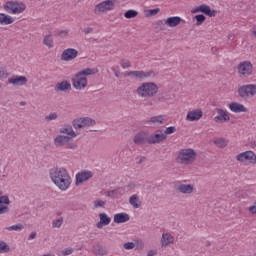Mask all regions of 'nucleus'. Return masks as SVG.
I'll return each mask as SVG.
<instances>
[{"instance_id": "864d4df0", "label": "nucleus", "mask_w": 256, "mask_h": 256, "mask_svg": "<svg viewBox=\"0 0 256 256\" xmlns=\"http://www.w3.org/2000/svg\"><path fill=\"white\" fill-rule=\"evenodd\" d=\"M249 211L250 213H252V215H256V202L254 203L253 206L249 207Z\"/></svg>"}, {"instance_id": "2eb2a0df", "label": "nucleus", "mask_w": 256, "mask_h": 256, "mask_svg": "<svg viewBox=\"0 0 256 256\" xmlns=\"http://www.w3.org/2000/svg\"><path fill=\"white\" fill-rule=\"evenodd\" d=\"M93 177V172L89 170H82L76 174V181L75 185L76 187H79L82 183H85V181H89Z\"/></svg>"}, {"instance_id": "20e7f679", "label": "nucleus", "mask_w": 256, "mask_h": 256, "mask_svg": "<svg viewBox=\"0 0 256 256\" xmlns=\"http://www.w3.org/2000/svg\"><path fill=\"white\" fill-rule=\"evenodd\" d=\"M197 159V152L191 148L181 149L176 157V163L179 165H191Z\"/></svg>"}, {"instance_id": "c03bdc74", "label": "nucleus", "mask_w": 256, "mask_h": 256, "mask_svg": "<svg viewBox=\"0 0 256 256\" xmlns=\"http://www.w3.org/2000/svg\"><path fill=\"white\" fill-rule=\"evenodd\" d=\"M123 248L126 249V251H131V249H135V243L134 242L124 243Z\"/></svg>"}, {"instance_id": "2f4dec72", "label": "nucleus", "mask_w": 256, "mask_h": 256, "mask_svg": "<svg viewBox=\"0 0 256 256\" xmlns=\"http://www.w3.org/2000/svg\"><path fill=\"white\" fill-rule=\"evenodd\" d=\"M15 19L5 13H0V25H11Z\"/></svg>"}, {"instance_id": "13d9d810", "label": "nucleus", "mask_w": 256, "mask_h": 256, "mask_svg": "<svg viewBox=\"0 0 256 256\" xmlns=\"http://www.w3.org/2000/svg\"><path fill=\"white\" fill-rule=\"evenodd\" d=\"M147 158H145V156H141L140 158H138V165H141V163H144V161H146Z\"/></svg>"}, {"instance_id": "aec40b11", "label": "nucleus", "mask_w": 256, "mask_h": 256, "mask_svg": "<svg viewBox=\"0 0 256 256\" xmlns=\"http://www.w3.org/2000/svg\"><path fill=\"white\" fill-rule=\"evenodd\" d=\"M218 115L214 118V121L216 123H225L227 121H231V117L229 116V114L227 113V111L223 110V109H216Z\"/></svg>"}, {"instance_id": "0e129e2a", "label": "nucleus", "mask_w": 256, "mask_h": 256, "mask_svg": "<svg viewBox=\"0 0 256 256\" xmlns=\"http://www.w3.org/2000/svg\"><path fill=\"white\" fill-rule=\"evenodd\" d=\"M217 53V48H212V53Z\"/></svg>"}, {"instance_id": "c9c22d12", "label": "nucleus", "mask_w": 256, "mask_h": 256, "mask_svg": "<svg viewBox=\"0 0 256 256\" xmlns=\"http://www.w3.org/2000/svg\"><path fill=\"white\" fill-rule=\"evenodd\" d=\"M137 15H139V12H137V10H128L124 13V17L126 19H135Z\"/></svg>"}, {"instance_id": "69168bd1", "label": "nucleus", "mask_w": 256, "mask_h": 256, "mask_svg": "<svg viewBox=\"0 0 256 256\" xmlns=\"http://www.w3.org/2000/svg\"><path fill=\"white\" fill-rule=\"evenodd\" d=\"M253 35L256 36V27H255L254 30H253Z\"/></svg>"}, {"instance_id": "c756f323", "label": "nucleus", "mask_w": 256, "mask_h": 256, "mask_svg": "<svg viewBox=\"0 0 256 256\" xmlns=\"http://www.w3.org/2000/svg\"><path fill=\"white\" fill-rule=\"evenodd\" d=\"M55 91H62V92H66V91H71V83H69L68 81H62L60 83H57L55 86Z\"/></svg>"}, {"instance_id": "49530a36", "label": "nucleus", "mask_w": 256, "mask_h": 256, "mask_svg": "<svg viewBox=\"0 0 256 256\" xmlns=\"http://www.w3.org/2000/svg\"><path fill=\"white\" fill-rule=\"evenodd\" d=\"M67 35H69V30H60L57 32V36L61 37V39L67 37Z\"/></svg>"}, {"instance_id": "f8f14e48", "label": "nucleus", "mask_w": 256, "mask_h": 256, "mask_svg": "<svg viewBox=\"0 0 256 256\" xmlns=\"http://www.w3.org/2000/svg\"><path fill=\"white\" fill-rule=\"evenodd\" d=\"M167 139V135L163 133V130H157L150 136L148 135V145H157L163 143Z\"/></svg>"}, {"instance_id": "37998d69", "label": "nucleus", "mask_w": 256, "mask_h": 256, "mask_svg": "<svg viewBox=\"0 0 256 256\" xmlns=\"http://www.w3.org/2000/svg\"><path fill=\"white\" fill-rule=\"evenodd\" d=\"M10 203L9 196H0V205H9Z\"/></svg>"}, {"instance_id": "a19ab883", "label": "nucleus", "mask_w": 256, "mask_h": 256, "mask_svg": "<svg viewBox=\"0 0 256 256\" xmlns=\"http://www.w3.org/2000/svg\"><path fill=\"white\" fill-rule=\"evenodd\" d=\"M58 117L59 115H57V112H53L45 116V121H55Z\"/></svg>"}, {"instance_id": "4468645a", "label": "nucleus", "mask_w": 256, "mask_h": 256, "mask_svg": "<svg viewBox=\"0 0 256 256\" xmlns=\"http://www.w3.org/2000/svg\"><path fill=\"white\" fill-rule=\"evenodd\" d=\"M236 159L240 163H245V161H247L248 163H251L252 165L256 164V155L253 153V151L242 152L236 156Z\"/></svg>"}, {"instance_id": "0eeeda50", "label": "nucleus", "mask_w": 256, "mask_h": 256, "mask_svg": "<svg viewBox=\"0 0 256 256\" xmlns=\"http://www.w3.org/2000/svg\"><path fill=\"white\" fill-rule=\"evenodd\" d=\"M238 95L241 99H249L256 95V84H246L238 88Z\"/></svg>"}, {"instance_id": "9d476101", "label": "nucleus", "mask_w": 256, "mask_h": 256, "mask_svg": "<svg viewBox=\"0 0 256 256\" xmlns=\"http://www.w3.org/2000/svg\"><path fill=\"white\" fill-rule=\"evenodd\" d=\"M113 9H115V2L105 0L95 6L94 13L95 15H99V13H107V11H113Z\"/></svg>"}, {"instance_id": "de8ad7c7", "label": "nucleus", "mask_w": 256, "mask_h": 256, "mask_svg": "<svg viewBox=\"0 0 256 256\" xmlns=\"http://www.w3.org/2000/svg\"><path fill=\"white\" fill-rule=\"evenodd\" d=\"M5 213H9V206L0 204V215H5Z\"/></svg>"}, {"instance_id": "79ce46f5", "label": "nucleus", "mask_w": 256, "mask_h": 256, "mask_svg": "<svg viewBox=\"0 0 256 256\" xmlns=\"http://www.w3.org/2000/svg\"><path fill=\"white\" fill-rule=\"evenodd\" d=\"M176 131H177V128H175V126H170V127H167L163 133L166 135V138H167V135H171Z\"/></svg>"}, {"instance_id": "f704fd0d", "label": "nucleus", "mask_w": 256, "mask_h": 256, "mask_svg": "<svg viewBox=\"0 0 256 256\" xmlns=\"http://www.w3.org/2000/svg\"><path fill=\"white\" fill-rule=\"evenodd\" d=\"M5 229H6V231H17V232H19V231H23L24 226H23V224L19 223V224H16V225L8 226Z\"/></svg>"}, {"instance_id": "4c0bfd02", "label": "nucleus", "mask_w": 256, "mask_h": 256, "mask_svg": "<svg viewBox=\"0 0 256 256\" xmlns=\"http://www.w3.org/2000/svg\"><path fill=\"white\" fill-rule=\"evenodd\" d=\"M11 248L4 241L0 242V253H9Z\"/></svg>"}, {"instance_id": "a18cd8bd", "label": "nucleus", "mask_w": 256, "mask_h": 256, "mask_svg": "<svg viewBox=\"0 0 256 256\" xmlns=\"http://www.w3.org/2000/svg\"><path fill=\"white\" fill-rule=\"evenodd\" d=\"M106 202L103 200H95L94 201V208L97 209L99 207L105 208Z\"/></svg>"}, {"instance_id": "58836bf2", "label": "nucleus", "mask_w": 256, "mask_h": 256, "mask_svg": "<svg viewBox=\"0 0 256 256\" xmlns=\"http://www.w3.org/2000/svg\"><path fill=\"white\" fill-rule=\"evenodd\" d=\"M61 225H63V217L52 222L53 229H60Z\"/></svg>"}, {"instance_id": "9b49d317", "label": "nucleus", "mask_w": 256, "mask_h": 256, "mask_svg": "<svg viewBox=\"0 0 256 256\" xmlns=\"http://www.w3.org/2000/svg\"><path fill=\"white\" fill-rule=\"evenodd\" d=\"M237 69L240 77H249L250 75H253V64L251 61L241 62Z\"/></svg>"}, {"instance_id": "7ed1b4c3", "label": "nucleus", "mask_w": 256, "mask_h": 256, "mask_svg": "<svg viewBox=\"0 0 256 256\" xmlns=\"http://www.w3.org/2000/svg\"><path fill=\"white\" fill-rule=\"evenodd\" d=\"M136 93L142 99H151L159 93V86L155 82H143L137 87Z\"/></svg>"}, {"instance_id": "393cba45", "label": "nucleus", "mask_w": 256, "mask_h": 256, "mask_svg": "<svg viewBox=\"0 0 256 256\" xmlns=\"http://www.w3.org/2000/svg\"><path fill=\"white\" fill-rule=\"evenodd\" d=\"M59 133H61L62 135H68V137H70V139H73V138L77 137V135L80 134V132L73 131V126H71V125H66L65 127L61 128L59 130Z\"/></svg>"}, {"instance_id": "603ef678", "label": "nucleus", "mask_w": 256, "mask_h": 256, "mask_svg": "<svg viewBox=\"0 0 256 256\" xmlns=\"http://www.w3.org/2000/svg\"><path fill=\"white\" fill-rule=\"evenodd\" d=\"M7 77V70L5 68H0V79H5Z\"/></svg>"}, {"instance_id": "f03ea898", "label": "nucleus", "mask_w": 256, "mask_h": 256, "mask_svg": "<svg viewBox=\"0 0 256 256\" xmlns=\"http://www.w3.org/2000/svg\"><path fill=\"white\" fill-rule=\"evenodd\" d=\"M96 73H99L97 68H86L79 71L72 79L74 89H77L78 91L85 89V87H87V75H96Z\"/></svg>"}, {"instance_id": "052dcab7", "label": "nucleus", "mask_w": 256, "mask_h": 256, "mask_svg": "<svg viewBox=\"0 0 256 256\" xmlns=\"http://www.w3.org/2000/svg\"><path fill=\"white\" fill-rule=\"evenodd\" d=\"M111 69L114 72L115 77H119V70H117L115 67H112Z\"/></svg>"}, {"instance_id": "bf43d9fd", "label": "nucleus", "mask_w": 256, "mask_h": 256, "mask_svg": "<svg viewBox=\"0 0 256 256\" xmlns=\"http://www.w3.org/2000/svg\"><path fill=\"white\" fill-rule=\"evenodd\" d=\"M155 255H157V250H150L147 253V256H155Z\"/></svg>"}, {"instance_id": "b1692460", "label": "nucleus", "mask_w": 256, "mask_h": 256, "mask_svg": "<svg viewBox=\"0 0 256 256\" xmlns=\"http://www.w3.org/2000/svg\"><path fill=\"white\" fill-rule=\"evenodd\" d=\"M100 221L96 224L97 229H103V227H107L111 223V217H108L105 213L99 214Z\"/></svg>"}, {"instance_id": "4be33fe9", "label": "nucleus", "mask_w": 256, "mask_h": 256, "mask_svg": "<svg viewBox=\"0 0 256 256\" xmlns=\"http://www.w3.org/2000/svg\"><path fill=\"white\" fill-rule=\"evenodd\" d=\"M203 117V111L201 109H195L187 113L186 121H199Z\"/></svg>"}, {"instance_id": "6ab92c4d", "label": "nucleus", "mask_w": 256, "mask_h": 256, "mask_svg": "<svg viewBox=\"0 0 256 256\" xmlns=\"http://www.w3.org/2000/svg\"><path fill=\"white\" fill-rule=\"evenodd\" d=\"M8 83L15 87H21L27 84V77L14 75L8 79Z\"/></svg>"}, {"instance_id": "cd10ccee", "label": "nucleus", "mask_w": 256, "mask_h": 256, "mask_svg": "<svg viewBox=\"0 0 256 256\" xmlns=\"http://www.w3.org/2000/svg\"><path fill=\"white\" fill-rule=\"evenodd\" d=\"M92 253L93 255L105 256L109 254V251H107V249H105L100 244H95L92 248Z\"/></svg>"}, {"instance_id": "a878e982", "label": "nucleus", "mask_w": 256, "mask_h": 256, "mask_svg": "<svg viewBox=\"0 0 256 256\" xmlns=\"http://www.w3.org/2000/svg\"><path fill=\"white\" fill-rule=\"evenodd\" d=\"M229 109L232 111V113H247V109L245 108V105L232 102L229 104Z\"/></svg>"}, {"instance_id": "412c9836", "label": "nucleus", "mask_w": 256, "mask_h": 256, "mask_svg": "<svg viewBox=\"0 0 256 256\" xmlns=\"http://www.w3.org/2000/svg\"><path fill=\"white\" fill-rule=\"evenodd\" d=\"M147 123L149 125H165L167 123V116L164 115H158V116H152L148 119Z\"/></svg>"}, {"instance_id": "a211bd4d", "label": "nucleus", "mask_w": 256, "mask_h": 256, "mask_svg": "<svg viewBox=\"0 0 256 256\" xmlns=\"http://www.w3.org/2000/svg\"><path fill=\"white\" fill-rule=\"evenodd\" d=\"M175 243V237L171 233H163L160 239V245L162 248L169 247Z\"/></svg>"}, {"instance_id": "6e6d98bb", "label": "nucleus", "mask_w": 256, "mask_h": 256, "mask_svg": "<svg viewBox=\"0 0 256 256\" xmlns=\"http://www.w3.org/2000/svg\"><path fill=\"white\" fill-rule=\"evenodd\" d=\"M136 187H137V184H133V183L127 185V189H129L130 191H133V189H136Z\"/></svg>"}, {"instance_id": "e2e57ef3", "label": "nucleus", "mask_w": 256, "mask_h": 256, "mask_svg": "<svg viewBox=\"0 0 256 256\" xmlns=\"http://www.w3.org/2000/svg\"><path fill=\"white\" fill-rule=\"evenodd\" d=\"M20 105H21L22 107H25V105H27V102L22 101V102H20Z\"/></svg>"}, {"instance_id": "338daca9", "label": "nucleus", "mask_w": 256, "mask_h": 256, "mask_svg": "<svg viewBox=\"0 0 256 256\" xmlns=\"http://www.w3.org/2000/svg\"><path fill=\"white\" fill-rule=\"evenodd\" d=\"M252 145H253V147H256V141H254V142L252 143Z\"/></svg>"}, {"instance_id": "6e6552de", "label": "nucleus", "mask_w": 256, "mask_h": 256, "mask_svg": "<svg viewBox=\"0 0 256 256\" xmlns=\"http://www.w3.org/2000/svg\"><path fill=\"white\" fill-rule=\"evenodd\" d=\"M71 137L65 135H58L54 138L55 147H65L66 149H77V144L71 143Z\"/></svg>"}, {"instance_id": "ddd939ff", "label": "nucleus", "mask_w": 256, "mask_h": 256, "mask_svg": "<svg viewBox=\"0 0 256 256\" xmlns=\"http://www.w3.org/2000/svg\"><path fill=\"white\" fill-rule=\"evenodd\" d=\"M175 191L181 193L182 195H191L195 191V185L193 184H183L181 182H177L174 185Z\"/></svg>"}, {"instance_id": "5fc2aeb1", "label": "nucleus", "mask_w": 256, "mask_h": 256, "mask_svg": "<svg viewBox=\"0 0 256 256\" xmlns=\"http://www.w3.org/2000/svg\"><path fill=\"white\" fill-rule=\"evenodd\" d=\"M93 32V28H91V27H87V28H85L84 30H83V33L85 34V35H89V33H92Z\"/></svg>"}, {"instance_id": "8fccbe9b", "label": "nucleus", "mask_w": 256, "mask_h": 256, "mask_svg": "<svg viewBox=\"0 0 256 256\" xmlns=\"http://www.w3.org/2000/svg\"><path fill=\"white\" fill-rule=\"evenodd\" d=\"M115 195H119V189L108 191V194H107L108 197H114Z\"/></svg>"}, {"instance_id": "3c124183", "label": "nucleus", "mask_w": 256, "mask_h": 256, "mask_svg": "<svg viewBox=\"0 0 256 256\" xmlns=\"http://www.w3.org/2000/svg\"><path fill=\"white\" fill-rule=\"evenodd\" d=\"M72 253H73V248H66L62 250V255L64 256L71 255Z\"/></svg>"}, {"instance_id": "dca6fc26", "label": "nucleus", "mask_w": 256, "mask_h": 256, "mask_svg": "<svg viewBox=\"0 0 256 256\" xmlns=\"http://www.w3.org/2000/svg\"><path fill=\"white\" fill-rule=\"evenodd\" d=\"M133 142L135 145H145L146 143H149V132L140 131L136 133L133 138Z\"/></svg>"}, {"instance_id": "c85d7f7f", "label": "nucleus", "mask_w": 256, "mask_h": 256, "mask_svg": "<svg viewBox=\"0 0 256 256\" xmlns=\"http://www.w3.org/2000/svg\"><path fill=\"white\" fill-rule=\"evenodd\" d=\"M200 13H204V15H207L208 17H215V15H217V10H211V7L207 4H202L200 5Z\"/></svg>"}, {"instance_id": "5701e85b", "label": "nucleus", "mask_w": 256, "mask_h": 256, "mask_svg": "<svg viewBox=\"0 0 256 256\" xmlns=\"http://www.w3.org/2000/svg\"><path fill=\"white\" fill-rule=\"evenodd\" d=\"M181 21H183V19H181V17L172 16V17H169L166 20H164V25H166L167 27H170V28H174V27H177L178 25H180Z\"/></svg>"}, {"instance_id": "f257e3e1", "label": "nucleus", "mask_w": 256, "mask_h": 256, "mask_svg": "<svg viewBox=\"0 0 256 256\" xmlns=\"http://www.w3.org/2000/svg\"><path fill=\"white\" fill-rule=\"evenodd\" d=\"M49 177L52 183H54L60 191H67V189L71 187V175L69 174V171L63 167L51 168L49 170Z\"/></svg>"}, {"instance_id": "f3484780", "label": "nucleus", "mask_w": 256, "mask_h": 256, "mask_svg": "<svg viewBox=\"0 0 256 256\" xmlns=\"http://www.w3.org/2000/svg\"><path fill=\"white\" fill-rule=\"evenodd\" d=\"M78 55H79V51H77V49L67 48L62 52L61 60L62 61H73V59H77Z\"/></svg>"}, {"instance_id": "72a5a7b5", "label": "nucleus", "mask_w": 256, "mask_h": 256, "mask_svg": "<svg viewBox=\"0 0 256 256\" xmlns=\"http://www.w3.org/2000/svg\"><path fill=\"white\" fill-rule=\"evenodd\" d=\"M229 141L225 138H217L214 140V144L216 147H219V149H224L226 145H228Z\"/></svg>"}, {"instance_id": "e433bc0d", "label": "nucleus", "mask_w": 256, "mask_h": 256, "mask_svg": "<svg viewBox=\"0 0 256 256\" xmlns=\"http://www.w3.org/2000/svg\"><path fill=\"white\" fill-rule=\"evenodd\" d=\"M194 19L196 20L197 27H199L200 25H203V23H205L206 17L203 14H198L194 17Z\"/></svg>"}, {"instance_id": "774afa93", "label": "nucleus", "mask_w": 256, "mask_h": 256, "mask_svg": "<svg viewBox=\"0 0 256 256\" xmlns=\"http://www.w3.org/2000/svg\"><path fill=\"white\" fill-rule=\"evenodd\" d=\"M148 105H153V102H148Z\"/></svg>"}, {"instance_id": "473e14b6", "label": "nucleus", "mask_w": 256, "mask_h": 256, "mask_svg": "<svg viewBox=\"0 0 256 256\" xmlns=\"http://www.w3.org/2000/svg\"><path fill=\"white\" fill-rule=\"evenodd\" d=\"M129 203L134 209H139L141 207V200H139L137 194H134L129 198Z\"/></svg>"}, {"instance_id": "1a4fd4ad", "label": "nucleus", "mask_w": 256, "mask_h": 256, "mask_svg": "<svg viewBox=\"0 0 256 256\" xmlns=\"http://www.w3.org/2000/svg\"><path fill=\"white\" fill-rule=\"evenodd\" d=\"M126 77H135V79H139L140 81H143V79H151L153 77H157V73L155 71H130L126 73Z\"/></svg>"}, {"instance_id": "423d86ee", "label": "nucleus", "mask_w": 256, "mask_h": 256, "mask_svg": "<svg viewBox=\"0 0 256 256\" xmlns=\"http://www.w3.org/2000/svg\"><path fill=\"white\" fill-rule=\"evenodd\" d=\"M72 125L75 130L79 131L78 133H81V129H89V127H94V125H97V122L92 118L85 117L73 120Z\"/></svg>"}, {"instance_id": "ea45409f", "label": "nucleus", "mask_w": 256, "mask_h": 256, "mask_svg": "<svg viewBox=\"0 0 256 256\" xmlns=\"http://www.w3.org/2000/svg\"><path fill=\"white\" fill-rule=\"evenodd\" d=\"M159 11H160L159 8L146 10V17H153V16L157 15V13H159Z\"/></svg>"}, {"instance_id": "4d7b16f0", "label": "nucleus", "mask_w": 256, "mask_h": 256, "mask_svg": "<svg viewBox=\"0 0 256 256\" xmlns=\"http://www.w3.org/2000/svg\"><path fill=\"white\" fill-rule=\"evenodd\" d=\"M191 13H201V6H198L191 10Z\"/></svg>"}, {"instance_id": "680f3d73", "label": "nucleus", "mask_w": 256, "mask_h": 256, "mask_svg": "<svg viewBox=\"0 0 256 256\" xmlns=\"http://www.w3.org/2000/svg\"><path fill=\"white\" fill-rule=\"evenodd\" d=\"M37 237V232H32L30 235H29V239H35Z\"/></svg>"}, {"instance_id": "39448f33", "label": "nucleus", "mask_w": 256, "mask_h": 256, "mask_svg": "<svg viewBox=\"0 0 256 256\" xmlns=\"http://www.w3.org/2000/svg\"><path fill=\"white\" fill-rule=\"evenodd\" d=\"M3 9L10 15H21L27 9V5L19 1H8L4 4Z\"/></svg>"}, {"instance_id": "bb28decb", "label": "nucleus", "mask_w": 256, "mask_h": 256, "mask_svg": "<svg viewBox=\"0 0 256 256\" xmlns=\"http://www.w3.org/2000/svg\"><path fill=\"white\" fill-rule=\"evenodd\" d=\"M130 216L129 214L125 213V212H121L118 214L114 215V223H127V221H129Z\"/></svg>"}, {"instance_id": "7c9ffc66", "label": "nucleus", "mask_w": 256, "mask_h": 256, "mask_svg": "<svg viewBox=\"0 0 256 256\" xmlns=\"http://www.w3.org/2000/svg\"><path fill=\"white\" fill-rule=\"evenodd\" d=\"M42 43L45 45V47H48V49H53L55 47V41L53 40V36L51 34L45 35Z\"/></svg>"}, {"instance_id": "09e8293b", "label": "nucleus", "mask_w": 256, "mask_h": 256, "mask_svg": "<svg viewBox=\"0 0 256 256\" xmlns=\"http://www.w3.org/2000/svg\"><path fill=\"white\" fill-rule=\"evenodd\" d=\"M120 65L123 69H127L131 67V62L129 60H122Z\"/></svg>"}]
</instances>
